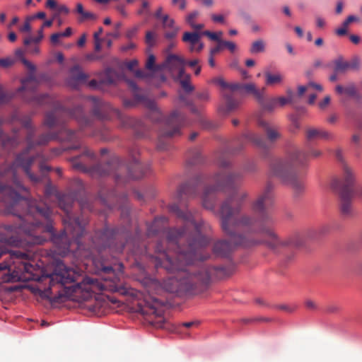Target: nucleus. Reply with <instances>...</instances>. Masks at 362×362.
Listing matches in <instances>:
<instances>
[{
    "mask_svg": "<svg viewBox=\"0 0 362 362\" xmlns=\"http://www.w3.org/2000/svg\"><path fill=\"white\" fill-rule=\"evenodd\" d=\"M355 175L353 170L346 163L342 165V178H334L331 182V188L338 193L340 198V211L343 216L352 214L351 200L354 194Z\"/></svg>",
    "mask_w": 362,
    "mask_h": 362,
    "instance_id": "ddd939ff",
    "label": "nucleus"
},
{
    "mask_svg": "<svg viewBox=\"0 0 362 362\" xmlns=\"http://www.w3.org/2000/svg\"><path fill=\"white\" fill-rule=\"evenodd\" d=\"M116 10L124 17L127 16V13L125 11V6L123 4H119L115 7Z\"/></svg>",
    "mask_w": 362,
    "mask_h": 362,
    "instance_id": "052dcab7",
    "label": "nucleus"
},
{
    "mask_svg": "<svg viewBox=\"0 0 362 362\" xmlns=\"http://www.w3.org/2000/svg\"><path fill=\"white\" fill-rule=\"evenodd\" d=\"M316 25L318 28H323L325 25V21L322 18L317 16L316 17Z\"/></svg>",
    "mask_w": 362,
    "mask_h": 362,
    "instance_id": "338daca9",
    "label": "nucleus"
},
{
    "mask_svg": "<svg viewBox=\"0 0 362 362\" xmlns=\"http://www.w3.org/2000/svg\"><path fill=\"white\" fill-rule=\"evenodd\" d=\"M334 72L344 74L348 70H356L359 67V61L358 59H354L350 62L344 61L342 58H338L334 60Z\"/></svg>",
    "mask_w": 362,
    "mask_h": 362,
    "instance_id": "a878e982",
    "label": "nucleus"
},
{
    "mask_svg": "<svg viewBox=\"0 0 362 362\" xmlns=\"http://www.w3.org/2000/svg\"><path fill=\"white\" fill-rule=\"evenodd\" d=\"M11 97V95L4 92L2 90H0V104L8 103Z\"/></svg>",
    "mask_w": 362,
    "mask_h": 362,
    "instance_id": "09e8293b",
    "label": "nucleus"
},
{
    "mask_svg": "<svg viewBox=\"0 0 362 362\" xmlns=\"http://www.w3.org/2000/svg\"><path fill=\"white\" fill-rule=\"evenodd\" d=\"M164 305L163 300L156 298H152V303L148 300L145 302V306L141 307L139 310L143 315H153L154 319H152L151 324L157 328H167V322L165 318L160 315L158 308Z\"/></svg>",
    "mask_w": 362,
    "mask_h": 362,
    "instance_id": "f3484780",
    "label": "nucleus"
},
{
    "mask_svg": "<svg viewBox=\"0 0 362 362\" xmlns=\"http://www.w3.org/2000/svg\"><path fill=\"white\" fill-rule=\"evenodd\" d=\"M202 35H205L208 37L210 40L216 42H220L222 41L220 37L222 36L223 33L221 31H219L218 33H213L209 30H205L202 32Z\"/></svg>",
    "mask_w": 362,
    "mask_h": 362,
    "instance_id": "4c0bfd02",
    "label": "nucleus"
},
{
    "mask_svg": "<svg viewBox=\"0 0 362 362\" xmlns=\"http://www.w3.org/2000/svg\"><path fill=\"white\" fill-rule=\"evenodd\" d=\"M196 97L199 100L206 101L209 100V95L207 90H203L202 92L197 93L196 94Z\"/></svg>",
    "mask_w": 362,
    "mask_h": 362,
    "instance_id": "3c124183",
    "label": "nucleus"
},
{
    "mask_svg": "<svg viewBox=\"0 0 362 362\" xmlns=\"http://www.w3.org/2000/svg\"><path fill=\"white\" fill-rule=\"evenodd\" d=\"M240 143H252L255 146L261 148L267 147V141L262 136L252 132L244 134L240 139Z\"/></svg>",
    "mask_w": 362,
    "mask_h": 362,
    "instance_id": "bb28decb",
    "label": "nucleus"
},
{
    "mask_svg": "<svg viewBox=\"0 0 362 362\" xmlns=\"http://www.w3.org/2000/svg\"><path fill=\"white\" fill-rule=\"evenodd\" d=\"M179 28H173L169 30L166 31L164 34V36L166 39L171 40L175 37L178 33Z\"/></svg>",
    "mask_w": 362,
    "mask_h": 362,
    "instance_id": "a18cd8bd",
    "label": "nucleus"
},
{
    "mask_svg": "<svg viewBox=\"0 0 362 362\" xmlns=\"http://www.w3.org/2000/svg\"><path fill=\"white\" fill-rule=\"evenodd\" d=\"M46 7L52 10L57 9V2L54 0H47L46 3Z\"/></svg>",
    "mask_w": 362,
    "mask_h": 362,
    "instance_id": "e2e57ef3",
    "label": "nucleus"
},
{
    "mask_svg": "<svg viewBox=\"0 0 362 362\" xmlns=\"http://www.w3.org/2000/svg\"><path fill=\"white\" fill-rule=\"evenodd\" d=\"M44 124L49 128H58L57 132H52L42 134L37 141H33L34 146H43L52 140L66 141L76 142L72 144L71 149H76L81 147L79 141L83 132L90 128L93 120L84 115L81 105H77L70 109L62 107L60 104L54 105V109L46 113Z\"/></svg>",
    "mask_w": 362,
    "mask_h": 362,
    "instance_id": "39448f33",
    "label": "nucleus"
},
{
    "mask_svg": "<svg viewBox=\"0 0 362 362\" xmlns=\"http://www.w3.org/2000/svg\"><path fill=\"white\" fill-rule=\"evenodd\" d=\"M87 100L92 103V113L100 119H110L115 116L119 121V127L123 129H132L138 136H144L146 127L141 120L124 115L118 109L111 106L108 103L95 96H90Z\"/></svg>",
    "mask_w": 362,
    "mask_h": 362,
    "instance_id": "9b49d317",
    "label": "nucleus"
},
{
    "mask_svg": "<svg viewBox=\"0 0 362 362\" xmlns=\"http://www.w3.org/2000/svg\"><path fill=\"white\" fill-rule=\"evenodd\" d=\"M202 160L200 151L197 148H193L187 153V163L193 165L201 163Z\"/></svg>",
    "mask_w": 362,
    "mask_h": 362,
    "instance_id": "2f4dec72",
    "label": "nucleus"
},
{
    "mask_svg": "<svg viewBox=\"0 0 362 362\" xmlns=\"http://www.w3.org/2000/svg\"><path fill=\"white\" fill-rule=\"evenodd\" d=\"M156 58L153 54H150L146 63V68L149 70L155 69Z\"/></svg>",
    "mask_w": 362,
    "mask_h": 362,
    "instance_id": "49530a36",
    "label": "nucleus"
},
{
    "mask_svg": "<svg viewBox=\"0 0 362 362\" xmlns=\"http://www.w3.org/2000/svg\"><path fill=\"white\" fill-rule=\"evenodd\" d=\"M177 77L180 81V83L182 88L186 93H189L194 90V88L190 83L189 75H187V74L185 75L184 74V75L182 77H180V76H177Z\"/></svg>",
    "mask_w": 362,
    "mask_h": 362,
    "instance_id": "473e14b6",
    "label": "nucleus"
},
{
    "mask_svg": "<svg viewBox=\"0 0 362 362\" xmlns=\"http://www.w3.org/2000/svg\"><path fill=\"white\" fill-rule=\"evenodd\" d=\"M178 100L180 103H182L185 106L189 107L192 112L194 114H199V111L194 105L193 102L189 100L187 97L181 92H179L178 93Z\"/></svg>",
    "mask_w": 362,
    "mask_h": 362,
    "instance_id": "c9c22d12",
    "label": "nucleus"
},
{
    "mask_svg": "<svg viewBox=\"0 0 362 362\" xmlns=\"http://www.w3.org/2000/svg\"><path fill=\"white\" fill-rule=\"evenodd\" d=\"M95 153L85 148L81 154L71 158V163L72 168L76 170L98 176H105L110 174L113 163H118V159L115 158L112 160L111 163H107L105 165L97 164L92 167H88V165L95 161Z\"/></svg>",
    "mask_w": 362,
    "mask_h": 362,
    "instance_id": "4468645a",
    "label": "nucleus"
},
{
    "mask_svg": "<svg viewBox=\"0 0 362 362\" xmlns=\"http://www.w3.org/2000/svg\"><path fill=\"white\" fill-rule=\"evenodd\" d=\"M16 56L23 65L29 70L28 76L21 80L22 86L19 90H24V100L33 105L42 106L45 104H54L53 98L47 94L37 95L35 90L37 87V81L35 74V66L23 57L21 49L16 51Z\"/></svg>",
    "mask_w": 362,
    "mask_h": 362,
    "instance_id": "f8f14e48",
    "label": "nucleus"
},
{
    "mask_svg": "<svg viewBox=\"0 0 362 362\" xmlns=\"http://www.w3.org/2000/svg\"><path fill=\"white\" fill-rule=\"evenodd\" d=\"M186 64L185 59L175 54H170L165 61L166 67L171 71H176L177 76L182 77L185 74L184 66Z\"/></svg>",
    "mask_w": 362,
    "mask_h": 362,
    "instance_id": "412c9836",
    "label": "nucleus"
},
{
    "mask_svg": "<svg viewBox=\"0 0 362 362\" xmlns=\"http://www.w3.org/2000/svg\"><path fill=\"white\" fill-rule=\"evenodd\" d=\"M262 104L263 105L264 109L269 112L272 111L278 105L276 98H272L265 103L263 102Z\"/></svg>",
    "mask_w": 362,
    "mask_h": 362,
    "instance_id": "37998d69",
    "label": "nucleus"
},
{
    "mask_svg": "<svg viewBox=\"0 0 362 362\" xmlns=\"http://www.w3.org/2000/svg\"><path fill=\"white\" fill-rule=\"evenodd\" d=\"M169 210L185 221L181 229L172 228L166 234L167 248L160 241L157 243L155 255H151V262L156 268L163 267L169 273H176L163 280L162 286L169 293L182 295L204 291L209 286L212 276L221 277L228 275L224 267L202 266L199 269H187L197 261L209 258L204 250L209 243L206 235L211 230L209 223L201 220L196 222L193 214L182 211L173 204Z\"/></svg>",
    "mask_w": 362,
    "mask_h": 362,
    "instance_id": "f03ea898",
    "label": "nucleus"
},
{
    "mask_svg": "<svg viewBox=\"0 0 362 362\" xmlns=\"http://www.w3.org/2000/svg\"><path fill=\"white\" fill-rule=\"evenodd\" d=\"M202 125L204 128L205 129H214L215 128L216 126L215 124H214L211 121H209V120H202Z\"/></svg>",
    "mask_w": 362,
    "mask_h": 362,
    "instance_id": "13d9d810",
    "label": "nucleus"
},
{
    "mask_svg": "<svg viewBox=\"0 0 362 362\" xmlns=\"http://www.w3.org/2000/svg\"><path fill=\"white\" fill-rule=\"evenodd\" d=\"M305 137L308 141H313L317 139H329V134L322 129L308 127L305 130Z\"/></svg>",
    "mask_w": 362,
    "mask_h": 362,
    "instance_id": "cd10ccee",
    "label": "nucleus"
},
{
    "mask_svg": "<svg viewBox=\"0 0 362 362\" xmlns=\"http://www.w3.org/2000/svg\"><path fill=\"white\" fill-rule=\"evenodd\" d=\"M88 76L83 73L78 65L73 66L70 70V75L67 78V84L74 89L78 88L79 86L86 82Z\"/></svg>",
    "mask_w": 362,
    "mask_h": 362,
    "instance_id": "aec40b11",
    "label": "nucleus"
},
{
    "mask_svg": "<svg viewBox=\"0 0 362 362\" xmlns=\"http://www.w3.org/2000/svg\"><path fill=\"white\" fill-rule=\"evenodd\" d=\"M123 268L122 263L115 264L113 266L102 264L100 269L101 279L86 276L81 282L71 287H66V284L77 281L79 274L75 269L66 267L63 262H59L54 272L45 277L49 279L50 287L55 284H60L68 290L72 288V292L76 294L85 291V298L91 296L92 293L105 291L126 294L127 291L122 281Z\"/></svg>",
    "mask_w": 362,
    "mask_h": 362,
    "instance_id": "20e7f679",
    "label": "nucleus"
},
{
    "mask_svg": "<svg viewBox=\"0 0 362 362\" xmlns=\"http://www.w3.org/2000/svg\"><path fill=\"white\" fill-rule=\"evenodd\" d=\"M248 197V194L246 192H237L233 194L232 196L227 198L221 204V207L226 203L228 202V204L233 209H236L239 208V210L234 213V216L235 218H240L243 214L239 215L240 211H241V203Z\"/></svg>",
    "mask_w": 362,
    "mask_h": 362,
    "instance_id": "5701e85b",
    "label": "nucleus"
},
{
    "mask_svg": "<svg viewBox=\"0 0 362 362\" xmlns=\"http://www.w3.org/2000/svg\"><path fill=\"white\" fill-rule=\"evenodd\" d=\"M31 30L30 24L28 21H25L23 25L21 28L22 32H30Z\"/></svg>",
    "mask_w": 362,
    "mask_h": 362,
    "instance_id": "774afa93",
    "label": "nucleus"
},
{
    "mask_svg": "<svg viewBox=\"0 0 362 362\" xmlns=\"http://www.w3.org/2000/svg\"><path fill=\"white\" fill-rule=\"evenodd\" d=\"M19 121L23 126L28 129L26 136L27 147L21 153L16 155L15 160L10 165H4L0 168V178L11 177L13 183L18 190H25L21 180L17 175V169L21 168L23 170L30 180L33 183H38L45 177V174L51 170V168L45 164L40 165L41 175L38 176L31 173L30 167L35 160V156H29L30 149L34 146L33 137L35 129L31 125V118L25 115L20 117L17 112H14L11 117L10 122Z\"/></svg>",
    "mask_w": 362,
    "mask_h": 362,
    "instance_id": "0eeeda50",
    "label": "nucleus"
},
{
    "mask_svg": "<svg viewBox=\"0 0 362 362\" xmlns=\"http://www.w3.org/2000/svg\"><path fill=\"white\" fill-rule=\"evenodd\" d=\"M335 90L338 94L344 93L348 96L353 97L357 100L361 99V95L358 93L354 83H349L344 87L341 85H337L336 86Z\"/></svg>",
    "mask_w": 362,
    "mask_h": 362,
    "instance_id": "c85d7f7f",
    "label": "nucleus"
},
{
    "mask_svg": "<svg viewBox=\"0 0 362 362\" xmlns=\"http://www.w3.org/2000/svg\"><path fill=\"white\" fill-rule=\"evenodd\" d=\"M159 220L165 221V218H156L154 222L152 223L151 226L148 228L147 234L148 236L155 235L158 233L159 230L156 227Z\"/></svg>",
    "mask_w": 362,
    "mask_h": 362,
    "instance_id": "79ce46f5",
    "label": "nucleus"
},
{
    "mask_svg": "<svg viewBox=\"0 0 362 362\" xmlns=\"http://www.w3.org/2000/svg\"><path fill=\"white\" fill-rule=\"evenodd\" d=\"M308 154L300 149H293L281 159L275 160L271 166L272 173L296 192L303 190L304 185L300 180L297 170L307 161Z\"/></svg>",
    "mask_w": 362,
    "mask_h": 362,
    "instance_id": "9d476101",
    "label": "nucleus"
},
{
    "mask_svg": "<svg viewBox=\"0 0 362 362\" xmlns=\"http://www.w3.org/2000/svg\"><path fill=\"white\" fill-rule=\"evenodd\" d=\"M276 98L277 100V104H279L280 106H284L291 101V98H286L285 97H279Z\"/></svg>",
    "mask_w": 362,
    "mask_h": 362,
    "instance_id": "4d7b16f0",
    "label": "nucleus"
},
{
    "mask_svg": "<svg viewBox=\"0 0 362 362\" xmlns=\"http://www.w3.org/2000/svg\"><path fill=\"white\" fill-rule=\"evenodd\" d=\"M157 35L154 32L147 31L145 37V42L148 47H153L156 45Z\"/></svg>",
    "mask_w": 362,
    "mask_h": 362,
    "instance_id": "e433bc0d",
    "label": "nucleus"
},
{
    "mask_svg": "<svg viewBox=\"0 0 362 362\" xmlns=\"http://www.w3.org/2000/svg\"><path fill=\"white\" fill-rule=\"evenodd\" d=\"M162 23L163 28L172 29L173 28H177L175 26V21L170 18L168 14H165L162 16Z\"/></svg>",
    "mask_w": 362,
    "mask_h": 362,
    "instance_id": "58836bf2",
    "label": "nucleus"
},
{
    "mask_svg": "<svg viewBox=\"0 0 362 362\" xmlns=\"http://www.w3.org/2000/svg\"><path fill=\"white\" fill-rule=\"evenodd\" d=\"M93 246L99 252L108 249L114 255H118L124 250L134 256L147 255L146 247L141 243L140 233L136 231L132 237L126 227H108L95 231L91 238Z\"/></svg>",
    "mask_w": 362,
    "mask_h": 362,
    "instance_id": "6e6552de",
    "label": "nucleus"
},
{
    "mask_svg": "<svg viewBox=\"0 0 362 362\" xmlns=\"http://www.w3.org/2000/svg\"><path fill=\"white\" fill-rule=\"evenodd\" d=\"M103 82L107 84H112L114 83V79L111 77L110 71H107L105 73Z\"/></svg>",
    "mask_w": 362,
    "mask_h": 362,
    "instance_id": "bf43d9fd",
    "label": "nucleus"
},
{
    "mask_svg": "<svg viewBox=\"0 0 362 362\" xmlns=\"http://www.w3.org/2000/svg\"><path fill=\"white\" fill-rule=\"evenodd\" d=\"M172 4L173 5H176L177 4H179V8L180 10H184L186 8L185 0H172Z\"/></svg>",
    "mask_w": 362,
    "mask_h": 362,
    "instance_id": "680f3d73",
    "label": "nucleus"
},
{
    "mask_svg": "<svg viewBox=\"0 0 362 362\" xmlns=\"http://www.w3.org/2000/svg\"><path fill=\"white\" fill-rule=\"evenodd\" d=\"M214 83L221 86L223 89H228L233 91L232 86L235 83H227L222 78H216L214 79Z\"/></svg>",
    "mask_w": 362,
    "mask_h": 362,
    "instance_id": "ea45409f",
    "label": "nucleus"
},
{
    "mask_svg": "<svg viewBox=\"0 0 362 362\" xmlns=\"http://www.w3.org/2000/svg\"><path fill=\"white\" fill-rule=\"evenodd\" d=\"M199 15V11H194L189 13L186 17V22L188 23L190 27L193 25V24L195 23L194 20Z\"/></svg>",
    "mask_w": 362,
    "mask_h": 362,
    "instance_id": "c03bdc74",
    "label": "nucleus"
},
{
    "mask_svg": "<svg viewBox=\"0 0 362 362\" xmlns=\"http://www.w3.org/2000/svg\"><path fill=\"white\" fill-rule=\"evenodd\" d=\"M272 189L273 185L267 183L263 193L252 203L255 216L243 215L235 218L234 213L239 208L233 209L228 202L220 208L221 229L228 237V240H221L214 244L213 252L216 256L226 257L235 247H250L261 244L262 241L255 238V234L268 238L266 244L274 251L303 245L304 240L299 233L282 240L275 233L276 218L270 209L273 204Z\"/></svg>",
    "mask_w": 362,
    "mask_h": 362,
    "instance_id": "7ed1b4c3",
    "label": "nucleus"
},
{
    "mask_svg": "<svg viewBox=\"0 0 362 362\" xmlns=\"http://www.w3.org/2000/svg\"><path fill=\"white\" fill-rule=\"evenodd\" d=\"M221 43H223V47H226L231 52H233L236 49V45L233 42L223 40V42H221Z\"/></svg>",
    "mask_w": 362,
    "mask_h": 362,
    "instance_id": "603ef678",
    "label": "nucleus"
},
{
    "mask_svg": "<svg viewBox=\"0 0 362 362\" xmlns=\"http://www.w3.org/2000/svg\"><path fill=\"white\" fill-rule=\"evenodd\" d=\"M11 263H0V284L14 282L23 280L28 274L32 278L42 281L44 276H37V272H41L43 267L42 262L37 261V256L30 251L23 252L13 250L10 255Z\"/></svg>",
    "mask_w": 362,
    "mask_h": 362,
    "instance_id": "1a4fd4ad",
    "label": "nucleus"
},
{
    "mask_svg": "<svg viewBox=\"0 0 362 362\" xmlns=\"http://www.w3.org/2000/svg\"><path fill=\"white\" fill-rule=\"evenodd\" d=\"M201 34L197 32H185L182 36V41L189 43L190 52H199L204 47V45L200 42Z\"/></svg>",
    "mask_w": 362,
    "mask_h": 362,
    "instance_id": "b1692460",
    "label": "nucleus"
},
{
    "mask_svg": "<svg viewBox=\"0 0 362 362\" xmlns=\"http://www.w3.org/2000/svg\"><path fill=\"white\" fill-rule=\"evenodd\" d=\"M136 47V45L134 42H129V43H127V45H123L122 47H121V50L122 52H127L130 49H134Z\"/></svg>",
    "mask_w": 362,
    "mask_h": 362,
    "instance_id": "5fc2aeb1",
    "label": "nucleus"
},
{
    "mask_svg": "<svg viewBox=\"0 0 362 362\" xmlns=\"http://www.w3.org/2000/svg\"><path fill=\"white\" fill-rule=\"evenodd\" d=\"M223 95L226 100V112L227 113L235 110L239 105V102L235 99L230 93L223 92Z\"/></svg>",
    "mask_w": 362,
    "mask_h": 362,
    "instance_id": "7c9ffc66",
    "label": "nucleus"
},
{
    "mask_svg": "<svg viewBox=\"0 0 362 362\" xmlns=\"http://www.w3.org/2000/svg\"><path fill=\"white\" fill-rule=\"evenodd\" d=\"M264 76L265 83L267 86L280 84L284 81V76L279 72L272 73L269 70H265Z\"/></svg>",
    "mask_w": 362,
    "mask_h": 362,
    "instance_id": "c756f323",
    "label": "nucleus"
},
{
    "mask_svg": "<svg viewBox=\"0 0 362 362\" xmlns=\"http://www.w3.org/2000/svg\"><path fill=\"white\" fill-rule=\"evenodd\" d=\"M128 85L133 92L134 100H124L123 101L124 106L126 107H132L137 103H142L146 108L151 110V113L150 117L151 119H154L153 116L154 115L157 119H160L162 117V114L156 102L148 98L144 94H142L134 81H128Z\"/></svg>",
    "mask_w": 362,
    "mask_h": 362,
    "instance_id": "dca6fc26",
    "label": "nucleus"
},
{
    "mask_svg": "<svg viewBox=\"0 0 362 362\" xmlns=\"http://www.w3.org/2000/svg\"><path fill=\"white\" fill-rule=\"evenodd\" d=\"M222 41L218 42V45L210 50V55H215L218 52H219L223 49V43H221Z\"/></svg>",
    "mask_w": 362,
    "mask_h": 362,
    "instance_id": "864d4df0",
    "label": "nucleus"
},
{
    "mask_svg": "<svg viewBox=\"0 0 362 362\" xmlns=\"http://www.w3.org/2000/svg\"><path fill=\"white\" fill-rule=\"evenodd\" d=\"M211 18L214 23H223L225 21V18L221 14L212 13L211 14Z\"/></svg>",
    "mask_w": 362,
    "mask_h": 362,
    "instance_id": "8fccbe9b",
    "label": "nucleus"
},
{
    "mask_svg": "<svg viewBox=\"0 0 362 362\" xmlns=\"http://www.w3.org/2000/svg\"><path fill=\"white\" fill-rule=\"evenodd\" d=\"M24 187L25 190H18L9 176L0 178V202L11 208L26 206L25 213L18 215L17 224L6 226L4 233L0 231V257L6 252L7 244L17 245L23 240L29 245L43 244L47 240L45 233L51 235L56 252L60 255H66L73 243L79 249L87 223L85 213L93 210L90 203L86 199L78 200L81 215L75 216L71 211L76 198L74 193L62 194L48 184L44 199L30 201L23 199L21 194L28 192Z\"/></svg>",
    "mask_w": 362,
    "mask_h": 362,
    "instance_id": "f257e3e1",
    "label": "nucleus"
},
{
    "mask_svg": "<svg viewBox=\"0 0 362 362\" xmlns=\"http://www.w3.org/2000/svg\"><path fill=\"white\" fill-rule=\"evenodd\" d=\"M139 154L138 146H134L129 151L132 158V163L128 166L129 176L132 179L141 178L149 170L148 165H144L137 158Z\"/></svg>",
    "mask_w": 362,
    "mask_h": 362,
    "instance_id": "a211bd4d",
    "label": "nucleus"
},
{
    "mask_svg": "<svg viewBox=\"0 0 362 362\" xmlns=\"http://www.w3.org/2000/svg\"><path fill=\"white\" fill-rule=\"evenodd\" d=\"M14 64V60L12 58H3L0 59V66L4 68L9 67Z\"/></svg>",
    "mask_w": 362,
    "mask_h": 362,
    "instance_id": "de8ad7c7",
    "label": "nucleus"
},
{
    "mask_svg": "<svg viewBox=\"0 0 362 362\" xmlns=\"http://www.w3.org/2000/svg\"><path fill=\"white\" fill-rule=\"evenodd\" d=\"M265 50V43L262 39L254 41L250 47V52L251 54H257L263 52Z\"/></svg>",
    "mask_w": 362,
    "mask_h": 362,
    "instance_id": "f704fd0d",
    "label": "nucleus"
},
{
    "mask_svg": "<svg viewBox=\"0 0 362 362\" xmlns=\"http://www.w3.org/2000/svg\"><path fill=\"white\" fill-rule=\"evenodd\" d=\"M185 122V116L180 110L173 111L159 132L157 148L160 151L167 149L168 144L165 140L180 135V129Z\"/></svg>",
    "mask_w": 362,
    "mask_h": 362,
    "instance_id": "2eb2a0df",
    "label": "nucleus"
},
{
    "mask_svg": "<svg viewBox=\"0 0 362 362\" xmlns=\"http://www.w3.org/2000/svg\"><path fill=\"white\" fill-rule=\"evenodd\" d=\"M97 16L92 12L84 11L78 18L79 22H83L87 20L95 21Z\"/></svg>",
    "mask_w": 362,
    "mask_h": 362,
    "instance_id": "a19ab883",
    "label": "nucleus"
},
{
    "mask_svg": "<svg viewBox=\"0 0 362 362\" xmlns=\"http://www.w3.org/2000/svg\"><path fill=\"white\" fill-rule=\"evenodd\" d=\"M138 65V61L133 59L127 63V67L128 69L132 71L135 66Z\"/></svg>",
    "mask_w": 362,
    "mask_h": 362,
    "instance_id": "0e129e2a",
    "label": "nucleus"
},
{
    "mask_svg": "<svg viewBox=\"0 0 362 362\" xmlns=\"http://www.w3.org/2000/svg\"><path fill=\"white\" fill-rule=\"evenodd\" d=\"M255 170V165L244 168L243 170L230 173L227 175L220 173L216 174L212 180L214 185L207 186L209 178L204 175H198L191 181L181 185L177 192V196L182 202L185 198H194L198 194L201 188H204L202 194V204L209 210H214L216 192L223 190L225 188L235 189L238 182L243 177L244 172H252Z\"/></svg>",
    "mask_w": 362,
    "mask_h": 362,
    "instance_id": "423d86ee",
    "label": "nucleus"
},
{
    "mask_svg": "<svg viewBox=\"0 0 362 362\" xmlns=\"http://www.w3.org/2000/svg\"><path fill=\"white\" fill-rule=\"evenodd\" d=\"M233 91H238L240 93L250 94L259 103H262L264 100V93L265 88L258 89L253 83H235L233 86Z\"/></svg>",
    "mask_w": 362,
    "mask_h": 362,
    "instance_id": "6ab92c4d",
    "label": "nucleus"
},
{
    "mask_svg": "<svg viewBox=\"0 0 362 362\" xmlns=\"http://www.w3.org/2000/svg\"><path fill=\"white\" fill-rule=\"evenodd\" d=\"M258 124L262 128L269 142L274 143L281 138V134L277 126L264 120H259Z\"/></svg>",
    "mask_w": 362,
    "mask_h": 362,
    "instance_id": "4be33fe9",
    "label": "nucleus"
},
{
    "mask_svg": "<svg viewBox=\"0 0 362 362\" xmlns=\"http://www.w3.org/2000/svg\"><path fill=\"white\" fill-rule=\"evenodd\" d=\"M199 322L197 321L187 322H183L181 324V326L185 328H190L193 326L198 325Z\"/></svg>",
    "mask_w": 362,
    "mask_h": 362,
    "instance_id": "69168bd1",
    "label": "nucleus"
},
{
    "mask_svg": "<svg viewBox=\"0 0 362 362\" xmlns=\"http://www.w3.org/2000/svg\"><path fill=\"white\" fill-rule=\"evenodd\" d=\"M136 33L137 28H133L127 31L125 36L127 39L131 40L136 35Z\"/></svg>",
    "mask_w": 362,
    "mask_h": 362,
    "instance_id": "6e6d98bb",
    "label": "nucleus"
},
{
    "mask_svg": "<svg viewBox=\"0 0 362 362\" xmlns=\"http://www.w3.org/2000/svg\"><path fill=\"white\" fill-rule=\"evenodd\" d=\"M356 21H357L356 17L354 16H349L343 22L342 26L336 30V33L339 36L346 35L347 33V28L349 27V24Z\"/></svg>",
    "mask_w": 362,
    "mask_h": 362,
    "instance_id": "72a5a7b5",
    "label": "nucleus"
},
{
    "mask_svg": "<svg viewBox=\"0 0 362 362\" xmlns=\"http://www.w3.org/2000/svg\"><path fill=\"white\" fill-rule=\"evenodd\" d=\"M4 122V120L0 119V141L4 147H11L15 148L18 146L21 142V139L19 138L18 133L19 129H13V136H10L5 134L1 129V125Z\"/></svg>",
    "mask_w": 362,
    "mask_h": 362,
    "instance_id": "393cba45",
    "label": "nucleus"
}]
</instances>
